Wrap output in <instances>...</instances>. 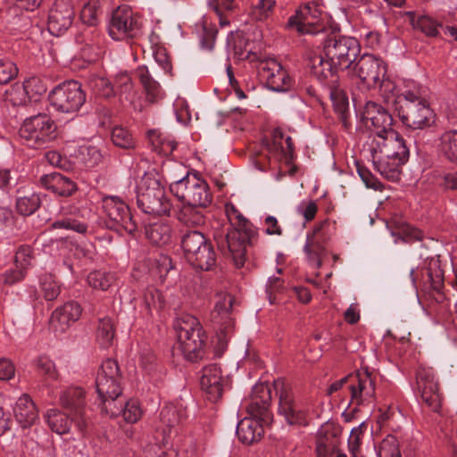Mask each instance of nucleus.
<instances>
[{
  "label": "nucleus",
  "instance_id": "obj_3",
  "mask_svg": "<svg viewBox=\"0 0 457 457\" xmlns=\"http://www.w3.org/2000/svg\"><path fill=\"white\" fill-rule=\"evenodd\" d=\"M404 96L403 104L397 111L398 116L417 145L428 144L432 135L427 129L435 123V113L420 87H414L413 92L406 91Z\"/></svg>",
  "mask_w": 457,
  "mask_h": 457
},
{
  "label": "nucleus",
  "instance_id": "obj_40",
  "mask_svg": "<svg viewBox=\"0 0 457 457\" xmlns=\"http://www.w3.org/2000/svg\"><path fill=\"white\" fill-rule=\"evenodd\" d=\"M154 272L159 276L162 281H167L168 285L176 282L179 271L173 265L172 260L167 255H161L155 262Z\"/></svg>",
  "mask_w": 457,
  "mask_h": 457
},
{
  "label": "nucleus",
  "instance_id": "obj_52",
  "mask_svg": "<svg viewBox=\"0 0 457 457\" xmlns=\"http://www.w3.org/2000/svg\"><path fill=\"white\" fill-rule=\"evenodd\" d=\"M144 302L149 312L152 310L159 312L166 305L165 296L160 290L153 287H147L145 291Z\"/></svg>",
  "mask_w": 457,
  "mask_h": 457
},
{
  "label": "nucleus",
  "instance_id": "obj_58",
  "mask_svg": "<svg viewBox=\"0 0 457 457\" xmlns=\"http://www.w3.org/2000/svg\"><path fill=\"white\" fill-rule=\"evenodd\" d=\"M284 135L280 131H275L271 140H267L265 147L267 151L274 157L282 158L287 154L286 147L283 144Z\"/></svg>",
  "mask_w": 457,
  "mask_h": 457
},
{
  "label": "nucleus",
  "instance_id": "obj_37",
  "mask_svg": "<svg viewBox=\"0 0 457 457\" xmlns=\"http://www.w3.org/2000/svg\"><path fill=\"white\" fill-rule=\"evenodd\" d=\"M422 272V280L418 281L420 270L411 269L410 271V278L411 283L415 288H418L421 285L425 289L431 288L436 291H439L443 285V275L441 270H436L435 274L432 273L431 268L427 269Z\"/></svg>",
  "mask_w": 457,
  "mask_h": 457
},
{
  "label": "nucleus",
  "instance_id": "obj_34",
  "mask_svg": "<svg viewBox=\"0 0 457 457\" xmlns=\"http://www.w3.org/2000/svg\"><path fill=\"white\" fill-rule=\"evenodd\" d=\"M41 205L39 194L29 189L19 188L17 190L16 209L24 216L33 214Z\"/></svg>",
  "mask_w": 457,
  "mask_h": 457
},
{
  "label": "nucleus",
  "instance_id": "obj_7",
  "mask_svg": "<svg viewBox=\"0 0 457 457\" xmlns=\"http://www.w3.org/2000/svg\"><path fill=\"white\" fill-rule=\"evenodd\" d=\"M181 247L186 259L195 268L211 270L216 265L213 245L203 232L197 229L186 231L181 236Z\"/></svg>",
  "mask_w": 457,
  "mask_h": 457
},
{
  "label": "nucleus",
  "instance_id": "obj_30",
  "mask_svg": "<svg viewBox=\"0 0 457 457\" xmlns=\"http://www.w3.org/2000/svg\"><path fill=\"white\" fill-rule=\"evenodd\" d=\"M379 85V92L384 98V100L387 104H391L395 106V109L398 111V108L401 107V104H403V96L404 93L413 92L414 87H418L414 82H410L404 85L403 87L395 85V83L388 78H381L378 82Z\"/></svg>",
  "mask_w": 457,
  "mask_h": 457
},
{
  "label": "nucleus",
  "instance_id": "obj_18",
  "mask_svg": "<svg viewBox=\"0 0 457 457\" xmlns=\"http://www.w3.org/2000/svg\"><path fill=\"white\" fill-rule=\"evenodd\" d=\"M108 30L114 40H124L137 37L140 30V24L133 16L131 10L118 8L112 14Z\"/></svg>",
  "mask_w": 457,
  "mask_h": 457
},
{
  "label": "nucleus",
  "instance_id": "obj_10",
  "mask_svg": "<svg viewBox=\"0 0 457 457\" xmlns=\"http://www.w3.org/2000/svg\"><path fill=\"white\" fill-rule=\"evenodd\" d=\"M119 379L117 362L110 359L104 361L96 379V386L101 400L99 405L104 413H109V408L121 394Z\"/></svg>",
  "mask_w": 457,
  "mask_h": 457
},
{
  "label": "nucleus",
  "instance_id": "obj_26",
  "mask_svg": "<svg viewBox=\"0 0 457 457\" xmlns=\"http://www.w3.org/2000/svg\"><path fill=\"white\" fill-rule=\"evenodd\" d=\"M75 16L71 0H56L48 16V30L54 36L64 33L72 24Z\"/></svg>",
  "mask_w": 457,
  "mask_h": 457
},
{
  "label": "nucleus",
  "instance_id": "obj_39",
  "mask_svg": "<svg viewBox=\"0 0 457 457\" xmlns=\"http://www.w3.org/2000/svg\"><path fill=\"white\" fill-rule=\"evenodd\" d=\"M171 226L169 223L158 222L145 228L146 237L152 244L162 245L171 239Z\"/></svg>",
  "mask_w": 457,
  "mask_h": 457
},
{
  "label": "nucleus",
  "instance_id": "obj_45",
  "mask_svg": "<svg viewBox=\"0 0 457 457\" xmlns=\"http://www.w3.org/2000/svg\"><path fill=\"white\" fill-rule=\"evenodd\" d=\"M115 337L114 323L111 318L104 317L99 319L97 329H96V340L99 345L107 348L113 343Z\"/></svg>",
  "mask_w": 457,
  "mask_h": 457
},
{
  "label": "nucleus",
  "instance_id": "obj_54",
  "mask_svg": "<svg viewBox=\"0 0 457 457\" xmlns=\"http://www.w3.org/2000/svg\"><path fill=\"white\" fill-rule=\"evenodd\" d=\"M275 0H259L252 8L251 16L256 21H265L274 12Z\"/></svg>",
  "mask_w": 457,
  "mask_h": 457
},
{
  "label": "nucleus",
  "instance_id": "obj_51",
  "mask_svg": "<svg viewBox=\"0 0 457 457\" xmlns=\"http://www.w3.org/2000/svg\"><path fill=\"white\" fill-rule=\"evenodd\" d=\"M37 372L46 384L57 379L55 365L48 357L41 356L36 361Z\"/></svg>",
  "mask_w": 457,
  "mask_h": 457
},
{
  "label": "nucleus",
  "instance_id": "obj_36",
  "mask_svg": "<svg viewBox=\"0 0 457 457\" xmlns=\"http://www.w3.org/2000/svg\"><path fill=\"white\" fill-rule=\"evenodd\" d=\"M142 413L143 411L139 403L137 400L130 399L125 404L120 403V406H117L114 403V404L109 408V413L107 414L112 418L118 417L120 414H122L125 421L129 423H136L140 420Z\"/></svg>",
  "mask_w": 457,
  "mask_h": 457
},
{
  "label": "nucleus",
  "instance_id": "obj_62",
  "mask_svg": "<svg viewBox=\"0 0 457 457\" xmlns=\"http://www.w3.org/2000/svg\"><path fill=\"white\" fill-rule=\"evenodd\" d=\"M18 69L15 64L6 59H0V84H6L16 77Z\"/></svg>",
  "mask_w": 457,
  "mask_h": 457
},
{
  "label": "nucleus",
  "instance_id": "obj_27",
  "mask_svg": "<svg viewBox=\"0 0 457 457\" xmlns=\"http://www.w3.org/2000/svg\"><path fill=\"white\" fill-rule=\"evenodd\" d=\"M270 401V386L265 383L256 384L252 390L251 399L245 403V408L248 413L260 417L265 422H270L271 414L269 410Z\"/></svg>",
  "mask_w": 457,
  "mask_h": 457
},
{
  "label": "nucleus",
  "instance_id": "obj_22",
  "mask_svg": "<svg viewBox=\"0 0 457 457\" xmlns=\"http://www.w3.org/2000/svg\"><path fill=\"white\" fill-rule=\"evenodd\" d=\"M417 386L422 402L433 411H438L441 407V394L438 384L431 368H419L416 374Z\"/></svg>",
  "mask_w": 457,
  "mask_h": 457
},
{
  "label": "nucleus",
  "instance_id": "obj_25",
  "mask_svg": "<svg viewBox=\"0 0 457 457\" xmlns=\"http://www.w3.org/2000/svg\"><path fill=\"white\" fill-rule=\"evenodd\" d=\"M409 15L411 16V23L414 29L426 36L436 37L440 34L439 29H445V33H448L457 41V26L453 23L451 14L443 16L441 21H437L428 15H422L415 20L411 12H409Z\"/></svg>",
  "mask_w": 457,
  "mask_h": 457
},
{
  "label": "nucleus",
  "instance_id": "obj_2",
  "mask_svg": "<svg viewBox=\"0 0 457 457\" xmlns=\"http://www.w3.org/2000/svg\"><path fill=\"white\" fill-rule=\"evenodd\" d=\"M376 170L386 179L397 181L402 166L408 161L409 148L395 130L374 137L368 145Z\"/></svg>",
  "mask_w": 457,
  "mask_h": 457
},
{
  "label": "nucleus",
  "instance_id": "obj_24",
  "mask_svg": "<svg viewBox=\"0 0 457 457\" xmlns=\"http://www.w3.org/2000/svg\"><path fill=\"white\" fill-rule=\"evenodd\" d=\"M362 120L369 128L376 129L375 137L382 136L392 130V115L380 104L367 101L361 112Z\"/></svg>",
  "mask_w": 457,
  "mask_h": 457
},
{
  "label": "nucleus",
  "instance_id": "obj_38",
  "mask_svg": "<svg viewBox=\"0 0 457 457\" xmlns=\"http://www.w3.org/2000/svg\"><path fill=\"white\" fill-rule=\"evenodd\" d=\"M44 418L52 431L59 435L69 432L72 421L69 412L66 414L59 410L50 409L46 411Z\"/></svg>",
  "mask_w": 457,
  "mask_h": 457
},
{
  "label": "nucleus",
  "instance_id": "obj_64",
  "mask_svg": "<svg viewBox=\"0 0 457 457\" xmlns=\"http://www.w3.org/2000/svg\"><path fill=\"white\" fill-rule=\"evenodd\" d=\"M297 212L302 215L305 221H312L318 212L317 204L312 200H303L296 207Z\"/></svg>",
  "mask_w": 457,
  "mask_h": 457
},
{
  "label": "nucleus",
  "instance_id": "obj_15",
  "mask_svg": "<svg viewBox=\"0 0 457 457\" xmlns=\"http://www.w3.org/2000/svg\"><path fill=\"white\" fill-rule=\"evenodd\" d=\"M186 418V409L182 403H170L164 405L160 412V423L156 428V439L163 446L179 433V426Z\"/></svg>",
  "mask_w": 457,
  "mask_h": 457
},
{
  "label": "nucleus",
  "instance_id": "obj_33",
  "mask_svg": "<svg viewBox=\"0 0 457 457\" xmlns=\"http://www.w3.org/2000/svg\"><path fill=\"white\" fill-rule=\"evenodd\" d=\"M206 207L183 204L179 210H173L177 220L187 227H200L205 223L206 217L204 210Z\"/></svg>",
  "mask_w": 457,
  "mask_h": 457
},
{
  "label": "nucleus",
  "instance_id": "obj_28",
  "mask_svg": "<svg viewBox=\"0 0 457 457\" xmlns=\"http://www.w3.org/2000/svg\"><path fill=\"white\" fill-rule=\"evenodd\" d=\"M81 312L82 308L77 302H68L52 313L51 326L55 331L63 333L79 319Z\"/></svg>",
  "mask_w": 457,
  "mask_h": 457
},
{
  "label": "nucleus",
  "instance_id": "obj_31",
  "mask_svg": "<svg viewBox=\"0 0 457 457\" xmlns=\"http://www.w3.org/2000/svg\"><path fill=\"white\" fill-rule=\"evenodd\" d=\"M39 183L46 189L62 197L72 195L78 189L74 181L57 172L41 176Z\"/></svg>",
  "mask_w": 457,
  "mask_h": 457
},
{
  "label": "nucleus",
  "instance_id": "obj_13",
  "mask_svg": "<svg viewBox=\"0 0 457 457\" xmlns=\"http://www.w3.org/2000/svg\"><path fill=\"white\" fill-rule=\"evenodd\" d=\"M234 299L230 295L218 294L213 311L212 322L216 329L218 349L216 355L220 356L225 351L228 339L234 330V320L230 316Z\"/></svg>",
  "mask_w": 457,
  "mask_h": 457
},
{
  "label": "nucleus",
  "instance_id": "obj_43",
  "mask_svg": "<svg viewBox=\"0 0 457 457\" xmlns=\"http://www.w3.org/2000/svg\"><path fill=\"white\" fill-rule=\"evenodd\" d=\"M103 13V0H88L84 4L80 19L83 23L88 26H96Z\"/></svg>",
  "mask_w": 457,
  "mask_h": 457
},
{
  "label": "nucleus",
  "instance_id": "obj_1",
  "mask_svg": "<svg viewBox=\"0 0 457 457\" xmlns=\"http://www.w3.org/2000/svg\"><path fill=\"white\" fill-rule=\"evenodd\" d=\"M287 28L301 35H324L322 54L310 60L312 72L320 81L333 77L339 70L350 68L360 54L359 41L337 31L313 2L301 6L290 16Z\"/></svg>",
  "mask_w": 457,
  "mask_h": 457
},
{
  "label": "nucleus",
  "instance_id": "obj_44",
  "mask_svg": "<svg viewBox=\"0 0 457 457\" xmlns=\"http://www.w3.org/2000/svg\"><path fill=\"white\" fill-rule=\"evenodd\" d=\"M440 151L448 161L457 164V130H448L441 136Z\"/></svg>",
  "mask_w": 457,
  "mask_h": 457
},
{
  "label": "nucleus",
  "instance_id": "obj_53",
  "mask_svg": "<svg viewBox=\"0 0 457 457\" xmlns=\"http://www.w3.org/2000/svg\"><path fill=\"white\" fill-rule=\"evenodd\" d=\"M29 101L37 102L47 90V87L43 79L32 77L24 82Z\"/></svg>",
  "mask_w": 457,
  "mask_h": 457
},
{
  "label": "nucleus",
  "instance_id": "obj_23",
  "mask_svg": "<svg viewBox=\"0 0 457 457\" xmlns=\"http://www.w3.org/2000/svg\"><path fill=\"white\" fill-rule=\"evenodd\" d=\"M351 403L361 405L370 403L375 395V381L368 371H358L347 376Z\"/></svg>",
  "mask_w": 457,
  "mask_h": 457
},
{
  "label": "nucleus",
  "instance_id": "obj_48",
  "mask_svg": "<svg viewBox=\"0 0 457 457\" xmlns=\"http://www.w3.org/2000/svg\"><path fill=\"white\" fill-rule=\"evenodd\" d=\"M208 6L218 15L221 27L227 26L229 21L226 14L233 12L237 4L236 0H208Z\"/></svg>",
  "mask_w": 457,
  "mask_h": 457
},
{
  "label": "nucleus",
  "instance_id": "obj_50",
  "mask_svg": "<svg viewBox=\"0 0 457 457\" xmlns=\"http://www.w3.org/2000/svg\"><path fill=\"white\" fill-rule=\"evenodd\" d=\"M88 86L96 96L106 99L114 96L113 84L104 77H93L88 81Z\"/></svg>",
  "mask_w": 457,
  "mask_h": 457
},
{
  "label": "nucleus",
  "instance_id": "obj_17",
  "mask_svg": "<svg viewBox=\"0 0 457 457\" xmlns=\"http://www.w3.org/2000/svg\"><path fill=\"white\" fill-rule=\"evenodd\" d=\"M350 68L353 74L368 87H377L381 78H384L386 73L385 62L369 54L361 55L357 62H353Z\"/></svg>",
  "mask_w": 457,
  "mask_h": 457
},
{
  "label": "nucleus",
  "instance_id": "obj_59",
  "mask_svg": "<svg viewBox=\"0 0 457 457\" xmlns=\"http://www.w3.org/2000/svg\"><path fill=\"white\" fill-rule=\"evenodd\" d=\"M356 171L367 188L377 191L383 189L382 183L364 165L356 162Z\"/></svg>",
  "mask_w": 457,
  "mask_h": 457
},
{
  "label": "nucleus",
  "instance_id": "obj_20",
  "mask_svg": "<svg viewBox=\"0 0 457 457\" xmlns=\"http://www.w3.org/2000/svg\"><path fill=\"white\" fill-rule=\"evenodd\" d=\"M84 394L82 388L71 387L65 390L61 396L62 408L69 412L72 422L82 433H85L88 427V418L84 409Z\"/></svg>",
  "mask_w": 457,
  "mask_h": 457
},
{
  "label": "nucleus",
  "instance_id": "obj_61",
  "mask_svg": "<svg viewBox=\"0 0 457 457\" xmlns=\"http://www.w3.org/2000/svg\"><path fill=\"white\" fill-rule=\"evenodd\" d=\"M378 457H401L398 448V443L395 437L388 436L385 438L379 446Z\"/></svg>",
  "mask_w": 457,
  "mask_h": 457
},
{
  "label": "nucleus",
  "instance_id": "obj_35",
  "mask_svg": "<svg viewBox=\"0 0 457 457\" xmlns=\"http://www.w3.org/2000/svg\"><path fill=\"white\" fill-rule=\"evenodd\" d=\"M114 96H118L121 102L132 104L137 96V90L130 75L120 72L116 75L113 82Z\"/></svg>",
  "mask_w": 457,
  "mask_h": 457
},
{
  "label": "nucleus",
  "instance_id": "obj_56",
  "mask_svg": "<svg viewBox=\"0 0 457 457\" xmlns=\"http://www.w3.org/2000/svg\"><path fill=\"white\" fill-rule=\"evenodd\" d=\"M40 287L44 293V296L47 301L55 299L60 293L59 283L52 274H45L41 276Z\"/></svg>",
  "mask_w": 457,
  "mask_h": 457
},
{
  "label": "nucleus",
  "instance_id": "obj_21",
  "mask_svg": "<svg viewBox=\"0 0 457 457\" xmlns=\"http://www.w3.org/2000/svg\"><path fill=\"white\" fill-rule=\"evenodd\" d=\"M228 383V378L222 374L220 367L209 364L203 368L200 377V386L205 397L212 403L219 401Z\"/></svg>",
  "mask_w": 457,
  "mask_h": 457
},
{
  "label": "nucleus",
  "instance_id": "obj_41",
  "mask_svg": "<svg viewBox=\"0 0 457 457\" xmlns=\"http://www.w3.org/2000/svg\"><path fill=\"white\" fill-rule=\"evenodd\" d=\"M137 76L145 91L146 97L150 102L156 101L162 96V88L155 79L150 75L148 69L145 66L137 70Z\"/></svg>",
  "mask_w": 457,
  "mask_h": 457
},
{
  "label": "nucleus",
  "instance_id": "obj_11",
  "mask_svg": "<svg viewBox=\"0 0 457 457\" xmlns=\"http://www.w3.org/2000/svg\"><path fill=\"white\" fill-rule=\"evenodd\" d=\"M49 101L56 112L75 114L85 104L86 94L78 81L69 80L56 86L51 91Z\"/></svg>",
  "mask_w": 457,
  "mask_h": 457
},
{
  "label": "nucleus",
  "instance_id": "obj_49",
  "mask_svg": "<svg viewBox=\"0 0 457 457\" xmlns=\"http://www.w3.org/2000/svg\"><path fill=\"white\" fill-rule=\"evenodd\" d=\"M111 138L114 145L122 149L130 150L136 146L134 137L123 127H114L112 131Z\"/></svg>",
  "mask_w": 457,
  "mask_h": 457
},
{
  "label": "nucleus",
  "instance_id": "obj_32",
  "mask_svg": "<svg viewBox=\"0 0 457 457\" xmlns=\"http://www.w3.org/2000/svg\"><path fill=\"white\" fill-rule=\"evenodd\" d=\"M13 412L16 421L23 429L30 428L38 420L37 410L28 395L18 399Z\"/></svg>",
  "mask_w": 457,
  "mask_h": 457
},
{
  "label": "nucleus",
  "instance_id": "obj_14",
  "mask_svg": "<svg viewBox=\"0 0 457 457\" xmlns=\"http://www.w3.org/2000/svg\"><path fill=\"white\" fill-rule=\"evenodd\" d=\"M103 212L106 217L104 222L107 228L117 232L126 231L132 234L137 228L129 207L117 196H105L102 203Z\"/></svg>",
  "mask_w": 457,
  "mask_h": 457
},
{
  "label": "nucleus",
  "instance_id": "obj_42",
  "mask_svg": "<svg viewBox=\"0 0 457 457\" xmlns=\"http://www.w3.org/2000/svg\"><path fill=\"white\" fill-rule=\"evenodd\" d=\"M76 158L87 168H94L103 161L104 155L96 146L84 145L76 150Z\"/></svg>",
  "mask_w": 457,
  "mask_h": 457
},
{
  "label": "nucleus",
  "instance_id": "obj_57",
  "mask_svg": "<svg viewBox=\"0 0 457 457\" xmlns=\"http://www.w3.org/2000/svg\"><path fill=\"white\" fill-rule=\"evenodd\" d=\"M4 100L12 105H23L29 101L26 88L23 84H15L4 93Z\"/></svg>",
  "mask_w": 457,
  "mask_h": 457
},
{
  "label": "nucleus",
  "instance_id": "obj_29",
  "mask_svg": "<svg viewBox=\"0 0 457 457\" xmlns=\"http://www.w3.org/2000/svg\"><path fill=\"white\" fill-rule=\"evenodd\" d=\"M250 417L244 418L237 423V435L244 444H253L261 439L264 433L263 426L270 424L260 417L249 413Z\"/></svg>",
  "mask_w": 457,
  "mask_h": 457
},
{
  "label": "nucleus",
  "instance_id": "obj_63",
  "mask_svg": "<svg viewBox=\"0 0 457 457\" xmlns=\"http://www.w3.org/2000/svg\"><path fill=\"white\" fill-rule=\"evenodd\" d=\"M140 367L148 375L156 370L157 364L154 353L149 349H144L139 357Z\"/></svg>",
  "mask_w": 457,
  "mask_h": 457
},
{
  "label": "nucleus",
  "instance_id": "obj_16",
  "mask_svg": "<svg viewBox=\"0 0 457 457\" xmlns=\"http://www.w3.org/2000/svg\"><path fill=\"white\" fill-rule=\"evenodd\" d=\"M258 75L265 80L268 87L276 92L288 91L293 86V79L274 58H264L256 66Z\"/></svg>",
  "mask_w": 457,
  "mask_h": 457
},
{
  "label": "nucleus",
  "instance_id": "obj_9",
  "mask_svg": "<svg viewBox=\"0 0 457 457\" xmlns=\"http://www.w3.org/2000/svg\"><path fill=\"white\" fill-rule=\"evenodd\" d=\"M20 137L29 147L38 148L56 138L57 127L49 116L39 113L23 121Z\"/></svg>",
  "mask_w": 457,
  "mask_h": 457
},
{
  "label": "nucleus",
  "instance_id": "obj_46",
  "mask_svg": "<svg viewBox=\"0 0 457 457\" xmlns=\"http://www.w3.org/2000/svg\"><path fill=\"white\" fill-rule=\"evenodd\" d=\"M61 213L63 216L51 224L53 228H64L73 230L80 234H85L87 232V224L74 218L71 214L68 215V212L65 207H62Z\"/></svg>",
  "mask_w": 457,
  "mask_h": 457
},
{
  "label": "nucleus",
  "instance_id": "obj_55",
  "mask_svg": "<svg viewBox=\"0 0 457 457\" xmlns=\"http://www.w3.org/2000/svg\"><path fill=\"white\" fill-rule=\"evenodd\" d=\"M395 241L402 240L405 243L420 241L422 238V232L409 224H403L392 231Z\"/></svg>",
  "mask_w": 457,
  "mask_h": 457
},
{
  "label": "nucleus",
  "instance_id": "obj_8",
  "mask_svg": "<svg viewBox=\"0 0 457 457\" xmlns=\"http://www.w3.org/2000/svg\"><path fill=\"white\" fill-rule=\"evenodd\" d=\"M170 192L183 204L208 207L212 202V194L208 183L199 176L187 174L170 185Z\"/></svg>",
  "mask_w": 457,
  "mask_h": 457
},
{
  "label": "nucleus",
  "instance_id": "obj_47",
  "mask_svg": "<svg viewBox=\"0 0 457 457\" xmlns=\"http://www.w3.org/2000/svg\"><path fill=\"white\" fill-rule=\"evenodd\" d=\"M116 280L115 274L104 270H95L87 275V283L95 289L107 290Z\"/></svg>",
  "mask_w": 457,
  "mask_h": 457
},
{
  "label": "nucleus",
  "instance_id": "obj_5",
  "mask_svg": "<svg viewBox=\"0 0 457 457\" xmlns=\"http://www.w3.org/2000/svg\"><path fill=\"white\" fill-rule=\"evenodd\" d=\"M178 349L190 361L204 358L206 352L207 337L198 320L188 314L182 315L174 322Z\"/></svg>",
  "mask_w": 457,
  "mask_h": 457
},
{
  "label": "nucleus",
  "instance_id": "obj_12",
  "mask_svg": "<svg viewBox=\"0 0 457 457\" xmlns=\"http://www.w3.org/2000/svg\"><path fill=\"white\" fill-rule=\"evenodd\" d=\"M336 224L329 220L317 223L313 230L307 234L303 251L309 262L319 269L328 255L327 245L334 234Z\"/></svg>",
  "mask_w": 457,
  "mask_h": 457
},
{
  "label": "nucleus",
  "instance_id": "obj_6",
  "mask_svg": "<svg viewBox=\"0 0 457 457\" xmlns=\"http://www.w3.org/2000/svg\"><path fill=\"white\" fill-rule=\"evenodd\" d=\"M137 204L145 213L171 216L172 204L159 180L145 174L136 187Z\"/></svg>",
  "mask_w": 457,
  "mask_h": 457
},
{
  "label": "nucleus",
  "instance_id": "obj_60",
  "mask_svg": "<svg viewBox=\"0 0 457 457\" xmlns=\"http://www.w3.org/2000/svg\"><path fill=\"white\" fill-rule=\"evenodd\" d=\"M330 98L336 112L344 115L349 106L348 97L345 92L338 87L331 88Z\"/></svg>",
  "mask_w": 457,
  "mask_h": 457
},
{
  "label": "nucleus",
  "instance_id": "obj_19",
  "mask_svg": "<svg viewBox=\"0 0 457 457\" xmlns=\"http://www.w3.org/2000/svg\"><path fill=\"white\" fill-rule=\"evenodd\" d=\"M275 388L279 393V413L291 425H306L307 410L302 403L295 401L290 389L281 381L275 383Z\"/></svg>",
  "mask_w": 457,
  "mask_h": 457
},
{
  "label": "nucleus",
  "instance_id": "obj_4",
  "mask_svg": "<svg viewBox=\"0 0 457 457\" xmlns=\"http://www.w3.org/2000/svg\"><path fill=\"white\" fill-rule=\"evenodd\" d=\"M226 212L233 228L225 235L215 234L214 239L220 253L231 258L237 267H242L246 260L247 246L253 243L257 233L234 206H227Z\"/></svg>",
  "mask_w": 457,
  "mask_h": 457
}]
</instances>
